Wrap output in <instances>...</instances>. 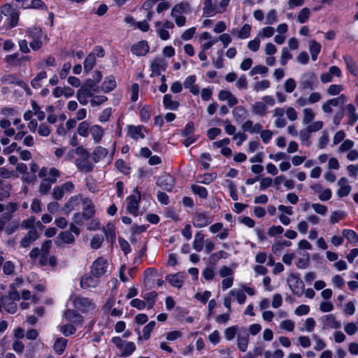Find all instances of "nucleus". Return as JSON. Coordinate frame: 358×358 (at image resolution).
Segmentation results:
<instances>
[{"label": "nucleus", "instance_id": "obj_19", "mask_svg": "<svg viewBox=\"0 0 358 358\" xmlns=\"http://www.w3.org/2000/svg\"><path fill=\"white\" fill-rule=\"evenodd\" d=\"M38 234L37 230L34 228L30 229L24 237L20 241V246L22 248H28L33 242L37 240Z\"/></svg>", "mask_w": 358, "mask_h": 358}, {"label": "nucleus", "instance_id": "obj_17", "mask_svg": "<svg viewBox=\"0 0 358 358\" xmlns=\"http://www.w3.org/2000/svg\"><path fill=\"white\" fill-rule=\"evenodd\" d=\"M131 51L134 55L136 56H144L149 51V45L146 41H141L138 43L132 45Z\"/></svg>", "mask_w": 358, "mask_h": 358}, {"label": "nucleus", "instance_id": "obj_41", "mask_svg": "<svg viewBox=\"0 0 358 358\" xmlns=\"http://www.w3.org/2000/svg\"><path fill=\"white\" fill-rule=\"evenodd\" d=\"M232 114L236 121H240L245 118L247 110L243 106H236L232 110Z\"/></svg>", "mask_w": 358, "mask_h": 358}, {"label": "nucleus", "instance_id": "obj_37", "mask_svg": "<svg viewBox=\"0 0 358 358\" xmlns=\"http://www.w3.org/2000/svg\"><path fill=\"white\" fill-rule=\"evenodd\" d=\"M189 10V5L187 3H181L176 5L171 10V15L186 13Z\"/></svg>", "mask_w": 358, "mask_h": 358}, {"label": "nucleus", "instance_id": "obj_12", "mask_svg": "<svg viewBox=\"0 0 358 358\" xmlns=\"http://www.w3.org/2000/svg\"><path fill=\"white\" fill-rule=\"evenodd\" d=\"M157 184L164 190L171 192L174 186L175 180L171 175L164 173L159 177Z\"/></svg>", "mask_w": 358, "mask_h": 358}, {"label": "nucleus", "instance_id": "obj_22", "mask_svg": "<svg viewBox=\"0 0 358 358\" xmlns=\"http://www.w3.org/2000/svg\"><path fill=\"white\" fill-rule=\"evenodd\" d=\"M285 111L282 108H276L273 110V116L276 118L274 122V125L277 128H282L286 124L287 121L284 117Z\"/></svg>", "mask_w": 358, "mask_h": 358}, {"label": "nucleus", "instance_id": "obj_1", "mask_svg": "<svg viewBox=\"0 0 358 358\" xmlns=\"http://www.w3.org/2000/svg\"><path fill=\"white\" fill-rule=\"evenodd\" d=\"M287 282L292 292L300 296L304 292V284L297 273H290L287 278Z\"/></svg>", "mask_w": 358, "mask_h": 358}, {"label": "nucleus", "instance_id": "obj_54", "mask_svg": "<svg viewBox=\"0 0 358 358\" xmlns=\"http://www.w3.org/2000/svg\"><path fill=\"white\" fill-rule=\"evenodd\" d=\"M238 327L237 326H232L230 327L227 328L224 331V336L226 340L231 341L232 340L236 333H237Z\"/></svg>", "mask_w": 358, "mask_h": 358}, {"label": "nucleus", "instance_id": "obj_10", "mask_svg": "<svg viewBox=\"0 0 358 358\" xmlns=\"http://www.w3.org/2000/svg\"><path fill=\"white\" fill-rule=\"evenodd\" d=\"M3 308L8 313L13 314L16 312L17 304L9 296L6 295L0 296V312Z\"/></svg>", "mask_w": 358, "mask_h": 358}, {"label": "nucleus", "instance_id": "obj_39", "mask_svg": "<svg viewBox=\"0 0 358 358\" xmlns=\"http://www.w3.org/2000/svg\"><path fill=\"white\" fill-rule=\"evenodd\" d=\"M121 350L122 356L128 357L135 351L136 345L134 342L125 341Z\"/></svg>", "mask_w": 358, "mask_h": 358}, {"label": "nucleus", "instance_id": "obj_11", "mask_svg": "<svg viewBox=\"0 0 358 358\" xmlns=\"http://www.w3.org/2000/svg\"><path fill=\"white\" fill-rule=\"evenodd\" d=\"M96 213L95 206L90 198H85L83 201V212L84 220L92 218Z\"/></svg>", "mask_w": 358, "mask_h": 358}, {"label": "nucleus", "instance_id": "obj_51", "mask_svg": "<svg viewBox=\"0 0 358 358\" xmlns=\"http://www.w3.org/2000/svg\"><path fill=\"white\" fill-rule=\"evenodd\" d=\"M103 236L100 234H95L90 242V246L94 250H97L101 248L103 242Z\"/></svg>", "mask_w": 358, "mask_h": 358}, {"label": "nucleus", "instance_id": "obj_60", "mask_svg": "<svg viewBox=\"0 0 358 358\" xmlns=\"http://www.w3.org/2000/svg\"><path fill=\"white\" fill-rule=\"evenodd\" d=\"M316 325L315 321L313 317H308L306 320L304 327L301 329V331H306L308 332H311L315 329Z\"/></svg>", "mask_w": 358, "mask_h": 358}, {"label": "nucleus", "instance_id": "obj_64", "mask_svg": "<svg viewBox=\"0 0 358 358\" xmlns=\"http://www.w3.org/2000/svg\"><path fill=\"white\" fill-rule=\"evenodd\" d=\"M129 303L131 307L136 308L140 310L147 308L145 301L139 299H134Z\"/></svg>", "mask_w": 358, "mask_h": 358}, {"label": "nucleus", "instance_id": "obj_24", "mask_svg": "<svg viewBox=\"0 0 358 358\" xmlns=\"http://www.w3.org/2000/svg\"><path fill=\"white\" fill-rule=\"evenodd\" d=\"M324 327H327L331 329H339L341 327V323L336 320V317L333 314H329L324 315L322 317Z\"/></svg>", "mask_w": 358, "mask_h": 358}, {"label": "nucleus", "instance_id": "obj_36", "mask_svg": "<svg viewBox=\"0 0 358 358\" xmlns=\"http://www.w3.org/2000/svg\"><path fill=\"white\" fill-rule=\"evenodd\" d=\"M67 342V340L64 338H58L54 343L55 352L58 355H62L66 348Z\"/></svg>", "mask_w": 358, "mask_h": 358}, {"label": "nucleus", "instance_id": "obj_48", "mask_svg": "<svg viewBox=\"0 0 358 358\" xmlns=\"http://www.w3.org/2000/svg\"><path fill=\"white\" fill-rule=\"evenodd\" d=\"M266 108L267 107L264 102L258 101L252 105V111L257 115H263Z\"/></svg>", "mask_w": 358, "mask_h": 358}, {"label": "nucleus", "instance_id": "obj_13", "mask_svg": "<svg viewBox=\"0 0 358 358\" xmlns=\"http://www.w3.org/2000/svg\"><path fill=\"white\" fill-rule=\"evenodd\" d=\"M89 158L90 156L76 159L75 164L80 171L89 173L93 170V164L90 161Z\"/></svg>", "mask_w": 358, "mask_h": 358}, {"label": "nucleus", "instance_id": "obj_44", "mask_svg": "<svg viewBox=\"0 0 358 358\" xmlns=\"http://www.w3.org/2000/svg\"><path fill=\"white\" fill-rule=\"evenodd\" d=\"M194 194L198 195L201 199H206L208 196V191L206 187L197 185H192L191 187Z\"/></svg>", "mask_w": 358, "mask_h": 358}, {"label": "nucleus", "instance_id": "obj_9", "mask_svg": "<svg viewBox=\"0 0 358 358\" xmlns=\"http://www.w3.org/2000/svg\"><path fill=\"white\" fill-rule=\"evenodd\" d=\"M66 321L71 322L73 325L81 326L83 323V317L76 310L72 309L66 310L64 313Z\"/></svg>", "mask_w": 358, "mask_h": 358}, {"label": "nucleus", "instance_id": "obj_26", "mask_svg": "<svg viewBox=\"0 0 358 358\" xmlns=\"http://www.w3.org/2000/svg\"><path fill=\"white\" fill-rule=\"evenodd\" d=\"M103 231L108 242L111 243V244L115 242L116 235L115 226L112 223H108L106 227H103Z\"/></svg>", "mask_w": 358, "mask_h": 358}, {"label": "nucleus", "instance_id": "obj_31", "mask_svg": "<svg viewBox=\"0 0 358 358\" xmlns=\"http://www.w3.org/2000/svg\"><path fill=\"white\" fill-rule=\"evenodd\" d=\"M59 241L66 243H73L75 241V238L73 235L70 231H65L61 232L57 237L56 243L57 245L61 244Z\"/></svg>", "mask_w": 358, "mask_h": 358}, {"label": "nucleus", "instance_id": "obj_18", "mask_svg": "<svg viewBox=\"0 0 358 358\" xmlns=\"http://www.w3.org/2000/svg\"><path fill=\"white\" fill-rule=\"evenodd\" d=\"M185 274L179 272L175 274H169L166 276V280L173 287L180 288L182 286Z\"/></svg>", "mask_w": 358, "mask_h": 358}, {"label": "nucleus", "instance_id": "obj_20", "mask_svg": "<svg viewBox=\"0 0 358 358\" xmlns=\"http://www.w3.org/2000/svg\"><path fill=\"white\" fill-rule=\"evenodd\" d=\"M252 27L248 24H245L241 29L234 28L231 33L234 36H236L239 39H246L250 36Z\"/></svg>", "mask_w": 358, "mask_h": 358}, {"label": "nucleus", "instance_id": "obj_59", "mask_svg": "<svg viewBox=\"0 0 358 358\" xmlns=\"http://www.w3.org/2000/svg\"><path fill=\"white\" fill-rule=\"evenodd\" d=\"M327 101L332 106L336 107L344 104L347 101V97L344 94H341L337 98L331 99Z\"/></svg>", "mask_w": 358, "mask_h": 358}, {"label": "nucleus", "instance_id": "obj_2", "mask_svg": "<svg viewBox=\"0 0 358 358\" xmlns=\"http://www.w3.org/2000/svg\"><path fill=\"white\" fill-rule=\"evenodd\" d=\"M27 36L30 40L29 46L33 50L36 51L42 47V31L40 29L36 27L29 29Z\"/></svg>", "mask_w": 358, "mask_h": 358}, {"label": "nucleus", "instance_id": "obj_5", "mask_svg": "<svg viewBox=\"0 0 358 358\" xmlns=\"http://www.w3.org/2000/svg\"><path fill=\"white\" fill-rule=\"evenodd\" d=\"M73 304L75 308L86 313L95 310L96 306L92 299L87 297L77 296L73 299Z\"/></svg>", "mask_w": 358, "mask_h": 358}, {"label": "nucleus", "instance_id": "obj_21", "mask_svg": "<svg viewBox=\"0 0 358 358\" xmlns=\"http://www.w3.org/2000/svg\"><path fill=\"white\" fill-rule=\"evenodd\" d=\"M249 342V334L246 330L240 332L237 336V345L241 352H245Z\"/></svg>", "mask_w": 358, "mask_h": 358}, {"label": "nucleus", "instance_id": "obj_43", "mask_svg": "<svg viewBox=\"0 0 358 358\" xmlns=\"http://www.w3.org/2000/svg\"><path fill=\"white\" fill-rule=\"evenodd\" d=\"M91 96L92 94L87 90H79L76 93L77 99L83 106L87 103V98Z\"/></svg>", "mask_w": 358, "mask_h": 358}, {"label": "nucleus", "instance_id": "obj_28", "mask_svg": "<svg viewBox=\"0 0 358 358\" xmlns=\"http://www.w3.org/2000/svg\"><path fill=\"white\" fill-rule=\"evenodd\" d=\"M141 297L144 299L147 305L148 309H151L153 308L156 299L157 297V293L156 292H150L146 293H142Z\"/></svg>", "mask_w": 358, "mask_h": 358}, {"label": "nucleus", "instance_id": "obj_55", "mask_svg": "<svg viewBox=\"0 0 358 358\" xmlns=\"http://www.w3.org/2000/svg\"><path fill=\"white\" fill-rule=\"evenodd\" d=\"M115 166L120 172H122L124 174H128L130 171V168L127 165L125 162L122 159H117L115 163Z\"/></svg>", "mask_w": 358, "mask_h": 358}, {"label": "nucleus", "instance_id": "obj_57", "mask_svg": "<svg viewBox=\"0 0 358 358\" xmlns=\"http://www.w3.org/2000/svg\"><path fill=\"white\" fill-rule=\"evenodd\" d=\"M347 216V214L343 211H334L331 214L330 221L332 224L338 222Z\"/></svg>", "mask_w": 358, "mask_h": 358}, {"label": "nucleus", "instance_id": "obj_29", "mask_svg": "<svg viewBox=\"0 0 358 358\" xmlns=\"http://www.w3.org/2000/svg\"><path fill=\"white\" fill-rule=\"evenodd\" d=\"M108 153V150L101 146H97L94 148L92 152V159L94 163H98L103 159Z\"/></svg>", "mask_w": 358, "mask_h": 358}, {"label": "nucleus", "instance_id": "obj_63", "mask_svg": "<svg viewBox=\"0 0 358 358\" xmlns=\"http://www.w3.org/2000/svg\"><path fill=\"white\" fill-rule=\"evenodd\" d=\"M20 226V222L17 220L10 222L5 229V233L8 235H10L14 233Z\"/></svg>", "mask_w": 358, "mask_h": 358}, {"label": "nucleus", "instance_id": "obj_53", "mask_svg": "<svg viewBox=\"0 0 358 358\" xmlns=\"http://www.w3.org/2000/svg\"><path fill=\"white\" fill-rule=\"evenodd\" d=\"M310 10L308 8H303L300 10L297 15V20L300 23L306 22L310 17Z\"/></svg>", "mask_w": 358, "mask_h": 358}, {"label": "nucleus", "instance_id": "obj_49", "mask_svg": "<svg viewBox=\"0 0 358 358\" xmlns=\"http://www.w3.org/2000/svg\"><path fill=\"white\" fill-rule=\"evenodd\" d=\"M342 234L351 243H356L358 242V235L353 230L344 229L342 231Z\"/></svg>", "mask_w": 358, "mask_h": 358}, {"label": "nucleus", "instance_id": "obj_47", "mask_svg": "<svg viewBox=\"0 0 358 358\" xmlns=\"http://www.w3.org/2000/svg\"><path fill=\"white\" fill-rule=\"evenodd\" d=\"M47 73L45 71H41L38 73L36 76L31 80V86L35 88L38 89L41 87V80L46 78Z\"/></svg>", "mask_w": 358, "mask_h": 358}, {"label": "nucleus", "instance_id": "obj_15", "mask_svg": "<svg viewBox=\"0 0 358 358\" xmlns=\"http://www.w3.org/2000/svg\"><path fill=\"white\" fill-rule=\"evenodd\" d=\"M167 64L163 58H156L153 60L150 65V69L152 73L157 76H160L162 71H164L166 69Z\"/></svg>", "mask_w": 358, "mask_h": 358}, {"label": "nucleus", "instance_id": "obj_8", "mask_svg": "<svg viewBox=\"0 0 358 358\" xmlns=\"http://www.w3.org/2000/svg\"><path fill=\"white\" fill-rule=\"evenodd\" d=\"M213 221V217L208 213L196 212L193 217V225L196 228L204 227Z\"/></svg>", "mask_w": 358, "mask_h": 358}, {"label": "nucleus", "instance_id": "obj_27", "mask_svg": "<svg viewBox=\"0 0 358 358\" xmlns=\"http://www.w3.org/2000/svg\"><path fill=\"white\" fill-rule=\"evenodd\" d=\"M205 236L201 231H198L194 235V239L192 243V247L196 252H201L203 250V244L206 240Z\"/></svg>", "mask_w": 358, "mask_h": 358}, {"label": "nucleus", "instance_id": "obj_23", "mask_svg": "<svg viewBox=\"0 0 358 358\" xmlns=\"http://www.w3.org/2000/svg\"><path fill=\"white\" fill-rule=\"evenodd\" d=\"M94 143H99L104 136V129L98 124L91 126L90 131Z\"/></svg>", "mask_w": 358, "mask_h": 358}, {"label": "nucleus", "instance_id": "obj_25", "mask_svg": "<svg viewBox=\"0 0 358 358\" xmlns=\"http://www.w3.org/2000/svg\"><path fill=\"white\" fill-rule=\"evenodd\" d=\"M244 131H249L251 134H259L262 129V126L259 123L253 124L251 120L245 121L241 126Z\"/></svg>", "mask_w": 358, "mask_h": 358}, {"label": "nucleus", "instance_id": "obj_34", "mask_svg": "<svg viewBox=\"0 0 358 358\" xmlns=\"http://www.w3.org/2000/svg\"><path fill=\"white\" fill-rule=\"evenodd\" d=\"M321 50V45L314 40H311L309 42V51L311 55V58L313 61H315L317 58V55Z\"/></svg>", "mask_w": 358, "mask_h": 358}, {"label": "nucleus", "instance_id": "obj_38", "mask_svg": "<svg viewBox=\"0 0 358 358\" xmlns=\"http://www.w3.org/2000/svg\"><path fill=\"white\" fill-rule=\"evenodd\" d=\"M345 64L347 66L348 71L354 76H357L356 64L353 58L350 55H344L343 57Z\"/></svg>", "mask_w": 358, "mask_h": 358}, {"label": "nucleus", "instance_id": "obj_6", "mask_svg": "<svg viewBox=\"0 0 358 358\" xmlns=\"http://www.w3.org/2000/svg\"><path fill=\"white\" fill-rule=\"evenodd\" d=\"M134 192L135 194L127 197L128 203L127 206V211L134 215H138V205L141 201V192L136 188Z\"/></svg>", "mask_w": 358, "mask_h": 358}, {"label": "nucleus", "instance_id": "obj_42", "mask_svg": "<svg viewBox=\"0 0 358 358\" xmlns=\"http://www.w3.org/2000/svg\"><path fill=\"white\" fill-rule=\"evenodd\" d=\"M116 87V82L113 76H109L106 78L102 83V90L105 92L112 91Z\"/></svg>", "mask_w": 358, "mask_h": 358}, {"label": "nucleus", "instance_id": "obj_46", "mask_svg": "<svg viewBox=\"0 0 358 358\" xmlns=\"http://www.w3.org/2000/svg\"><path fill=\"white\" fill-rule=\"evenodd\" d=\"M310 133L306 129H302L299 131V139L303 145L309 147L311 145L310 141Z\"/></svg>", "mask_w": 358, "mask_h": 358}, {"label": "nucleus", "instance_id": "obj_35", "mask_svg": "<svg viewBox=\"0 0 358 358\" xmlns=\"http://www.w3.org/2000/svg\"><path fill=\"white\" fill-rule=\"evenodd\" d=\"M91 129V126L87 121H83L78 125L77 133L82 137H87Z\"/></svg>", "mask_w": 358, "mask_h": 358}, {"label": "nucleus", "instance_id": "obj_56", "mask_svg": "<svg viewBox=\"0 0 358 358\" xmlns=\"http://www.w3.org/2000/svg\"><path fill=\"white\" fill-rule=\"evenodd\" d=\"M141 127H131L129 129L131 137L134 139L144 138L145 135L141 131Z\"/></svg>", "mask_w": 358, "mask_h": 358}, {"label": "nucleus", "instance_id": "obj_16", "mask_svg": "<svg viewBox=\"0 0 358 358\" xmlns=\"http://www.w3.org/2000/svg\"><path fill=\"white\" fill-rule=\"evenodd\" d=\"M348 179L345 178H341L338 181V185L340 187L336 192V194L338 197L342 198L347 196L350 194L352 187L348 184Z\"/></svg>", "mask_w": 358, "mask_h": 358}, {"label": "nucleus", "instance_id": "obj_33", "mask_svg": "<svg viewBox=\"0 0 358 358\" xmlns=\"http://www.w3.org/2000/svg\"><path fill=\"white\" fill-rule=\"evenodd\" d=\"M96 64L95 52H90L83 62L84 71L87 73L90 71Z\"/></svg>", "mask_w": 358, "mask_h": 358}, {"label": "nucleus", "instance_id": "obj_4", "mask_svg": "<svg viewBox=\"0 0 358 358\" xmlns=\"http://www.w3.org/2000/svg\"><path fill=\"white\" fill-rule=\"evenodd\" d=\"M49 175H52V179L43 178L39 186V192L41 194H47L51 189L52 185L55 183L57 178L60 176V171L55 168H51L49 170Z\"/></svg>", "mask_w": 358, "mask_h": 358}, {"label": "nucleus", "instance_id": "obj_30", "mask_svg": "<svg viewBox=\"0 0 358 358\" xmlns=\"http://www.w3.org/2000/svg\"><path fill=\"white\" fill-rule=\"evenodd\" d=\"M97 280L94 276L85 275L80 279V286L83 289H88L90 287H95L97 285Z\"/></svg>", "mask_w": 358, "mask_h": 358}, {"label": "nucleus", "instance_id": "obj_7", "mask_svg": "<svg viewBox=\"0 0 358 358\" xmlns=\"http://www.w3.org/2000/svg\"><path fill=\"white\" fill-rule=\"evenodd\" d=\"M108 266V264L106 259L103 257H99L92 263L91 273L93 276L99 278L106 273Z\"/></svg>", "mask_w": 358, "mask_h": 358}, {"label": "nucleus", "instance_id": "obj_52", "mask_svg": "<svg viewBox=\"0 0 358 358\" xmlns=\"http://www.w3.org/2000/svg\"><path fill=\"white\" fill-rule=\"evenodd\" d=\"M303 123L304 124H309L315 118V116L313 110L309 108H304L303 110Z\"/></svg>", "mask_w": 358, "mask_h": 358}, {"label": "nucleus", "instance_id": "obj_58", "mask_svg": "<svg viewBox=\"0 0 358 358\" xmlns=\"http://www.w3.org/2000/svg\"><path fill=\"white\" fill-rule=\"evenodd\" d=\"M5 61L11 65H18L21 63V59L18 53L7 55Z\"/></svg>", "mask_w": 358, "mask_h": 358}, {"label": "nucleus", "instance_id": "obj_50", "mask_svg": "<svg viewBox=\"0 0 358 358\" xmlns=\"http://www.w3.org/2000/svg\"><path fill=\"white\" fill-rule=\"evenodd\" d=\"M59 331L65 336H69L76 333V329L72 324H66L59 327Z\"/></svg>", "mask_w": 358, "mask_h": 358}, {"label": "nucleus", "instance_id": "obj_32", "mask_svg": "<svg viewBox=\"0 0 358 358\" xmlns=\"http://www.w3.org/2000/svg\"><path fill=\"white\" fill-rule=\"evenodd\" d=\"M163 104L165 108L176 110L179 106V103L172 99V96L166 94L163 97Z\"/></svg>", "mask_w": 358, "mask_h": 358}, {"label": "nucleus", "instance_id": "obj_14", "mask_svg": "<svg viewBox=\"0 0 358 358\" xmlns=\"http://www.w3.org/2000/svg\"><path fill=\"white\" fill-rule=\"evenodd\" d=\"M82 196L80 194L75 195L69 199L63 208L65 214H69L71 211L77 209L80 203H83Z\"/></svg>", "mask_w": 358, "mask_h": 358}, {"label": "nucleus", "instance_id": "obj_40", "mask_svg": "<svg viewBox=\"0 0 358 358\" xmlns=\"http://www.w3.org/2000/svg\"><path fill=\"white\" fill-rule=\"evenodd\" d=\"M346 110L349 116V124L353 125L358 120V115L354 105L348 104L346 106Z\"/></svg>", "mask_w": 358, "mask_h": 358}, {"label": "nucleus", "instance_id": "obj_3", "mask_svg": "<svg viewBox=\"0 0 358 358\" xmlns=\"http://www.w3.org/2000/svg\"><path fill=\"white\" fill-rule=\"evenodd\" d=\"M317 76L313 72H307L301 77L299 88L303 91L306 90H313L317 86Z\"/></svg>", "mask_w": 358, "mask_h": 358}, {"label": "nucleus", "instance_id": "obj_45", "mask_svg": "<svg viewBox=\"0 0 358 358\" xmlns=\"http://www.w3.org/2000/svg\"><path fill=\"white\" fill-rule=\"evenodd\" d=\"M229 294L232 296H234V297H236L237 301L238 303L240 304H243L245 303V299H246V296L243 292V290H242V289H231L229 292Z\"/></svg>", "mask_w": 358, "mask_h": 358}, {"label": "nucleus", "instance_id": "obj_61", "mask_svg": "<svg viewBox=\"0 0 358 358\" xmlns=\"http://www.w3.org/2000/svg\"><path fill=\"white\" fill-rule=\"evenodd\" d=\"M155 324V321H151L144 327L143 329V336L145 340H148L150 338V333L153 330Z\"/></svg>", "mask_w": 358, "mask_h": 358}, {"label": "nucleus", "instance_id": "obj_62", "mask_svg": "<svg viewBox=\"0 0 358 358\" xmlns=\"http://www.w3.org/2000/svg\"><path fill=\"white\" fill-rule=\"evenodd\" d=\"M2 83L20 85L21 81L13 75H5L1 78Z\"/></svg>", "mask_w": 358, "mask_h": 358}]
</instances>
